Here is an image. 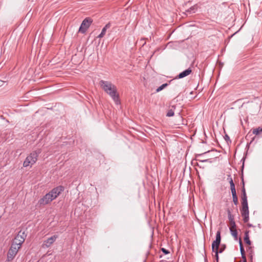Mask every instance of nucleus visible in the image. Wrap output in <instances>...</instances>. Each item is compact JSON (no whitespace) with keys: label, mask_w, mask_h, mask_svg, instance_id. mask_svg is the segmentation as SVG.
Segmentation results:
<instances>
[{"label":"nucleus","mask_w":262,"mask_h":262,"mask_svg":"<svg viewBox=\"0 0 262 262\" xmlns=\"http://www.w3.org/2000/svg\"><path fill=\"white\" fill-rule=\"evenodd\" d=\"M99 85L102 89L112 98L117 105L120 103L117 88L114 84L110 81L101 80L99 81Z\"/></svg>","instance_id":"obj_1"},{"label":"nucleus","mask_w":262,"mask_h":262,"mask_svg":"<svg viewBox=\"0 0 262 262\" xmlns=\"http://www.w3.org/2000/svg\"><path fill=\"white\" fill-rule=\"evenodd\" d=\"M40 153V149H38L30 153V154L26 157L25 160L24 162V167H26L29 166L31 167L34 164L36 163L38 157Z\"/></svg>","instance_id":"obj_2"},{"label":"nucleus","mask_w":262,"mask_h":262,"mask_svg":"<svg viewBox=\"0 0 262 262\" xmlns=\"http://www.w3.org/2000/svg\"><path fill=\"white\" fill-rule=\"evenodd\" d=\"M26 235L25 233L19 232L17 236L15 237L11 245L16 247H19L20 249L22 244L24 242Z\"/></svg>","instance_id":"obj_3"},{"label":"nucleus","mask_w":262,"mask_h":262,"mask_svg":"<svg viewBox=\"0 0 262 262\" xmlns=\"http://www.w3.org/2000/svg\"><path fill=\"white\" fill-rule=\"evenodd\" d=\"M19 249V247L11 245L7 253L6 261L8 262L11 261L15 258Z\"/></svg>","instance_id":"obj_4"},{"label":"nucleus","mask_w":262,"mask_h":262,"mask_svg":"<svg viewBox=\"0 0 262 262\" xmlns=\"http://www.w3.org/2000/svg\"><path fill=\"white\" fill-rule=\"evenodd\" d=\"M242 206L241 214L243 217V221L244 223H247L249 219L248 203H242Z\"/></svg>","instance_id":"obj_5"},{"label":"nucleus","mask_w":262,"mask_h":262,"mask_svg":"<svg viewBox=\"0 0 262 262\" xmlns=\"http://www.w3.org/2000/svg\"><path fill=\"white\" fill-rule=\"evenodd\" d=\"M92 20L90 18H85L82 22L81 26L79 29V32L84 33L88 29L90 26L91 24L92 23Z\"/></svg>","instance_id":"obj_6"},{"label":"nucleus","mask_w":262,"mask_h":262,"mask_svg":"<svg viewBox=\"0 0 262 262\" xmlns=\"http://www.w3.org/2000/svg\"><path fill=\"white\" fill-rule=\"evenodd\" d=\"M221 232L220 231H217L216 234L215 240L212 243L211 247L212 251H215V250L219 249L221 243Z\"/></svg>","instance_id":"obj_7"},{"label":"nucleus","mask_w":262,"mask_h":262,"mask_svg":"<svg viewBox=\"0 0 262 262\" xmlns=\"http://www.w3.org/2000/svg\"><path fill=\"white\" fill-rule=\"evenodd\" d=\"M63 187L59 186L53 189L51 191L49 192V193L51 195V197H52L53 199L54 200L60 194V193L62 191H63Z\"/></svg>","instance_id":"obj_8"},{"label":"nucleus","mask_w":262,"mask_h":262,"mask_svg":"<svg viewBox=\"0 0 262 262\" xmlns=\"http://www.w3.org/2000/svg\"><path fill=\"white\" fill-rule=\"evenodd\" d=\"M53 199L51 195L48 193L42 198L40 199L38 201L40 205H45L50 203Z\"/></svg>","instance_id":"obj_9"},{"label":"nucleus","mask_w":262,"mask_h":262,"mask_svg":"<svg viewBox=\"0 0 262 262\" xmlns=\"http://www.w3.org/2000/svg\"><path fill=\"white\" fill-rule=\"evenodd\" d=\"M58 237V235H54L50 238H48L47 240L43 242L42 244L43 248H49L50 247L51 245H52L54 242L56 241L57 238Z\"/></svg>","instance_id":"obj_10"},{"label":"nucleus","mask_w":262,"mask_h":262,"mask_svg":"<svg viewBox=\"0 0 262 262\" xmlns=\"http://www.w3.org/2000/svg\"><path fill=\"white\" fill-rule=\"evenodd\" d=\"M192 72V70L191 68H188L187 70L184 71L183 72L180 73L178 76V77L179 78H183L188 75H189Z\"/></svg>","instance_id":"obj_11"},{"label":"nucleus","mask_w":262,"mask_h":262,"mask_svg":"<svg viewBox=\"0 0 262 262\" xmlns=\"http://www.w3.org/2000/svg\"><path fill=\"white\" fill-rule=\"evenodd\" d=\"M111 27V24L107 23L102 29L101 33L98 35L99 38H102L106 33V30Z\"/></svg>","instance_id":"obj_12"},{"label":"nucleus","mask_w":262,"mask_h":262,"mask_svg":"<svg viewBox=\"0 0 262 262\" xmlns=\"http://www.w3.org/2000/svg\"><path fill=\"white\" fill-rule=\"evenodd\" d=\"M175 109L176 105H171L167 111L166 116L170 117L174 116Z\"/></svg>","instance_id":"obj_13"},{"label":"nucleus","mask_w":262,"mask_h":262,"mask_svg":"<svg viewBox=\"0 0 262 262\" xmlns=\"http://www.w3.org/2000/svg\"><path fill=\"white\" fill-rule=\"evenodd\" d=\"M228 180H229V182L230 183L231 191H236L235 185L233 181L232 178H231L230 175L228 176Z\"/></svg>","instance_id":"obj_14"},{"label":"nucleus","mask_w":262,"mask_h":262,"mask_svg":"<svg viewBox=\"0 0 262 262\" xmlns=\"http://www.w3.org/2000/svg\"><path fill=\"white\" fill-rule=\"evenodd\" d=\"M244 241L247 244L249 245H251V241L249 239L248 231H246L245 233Z\"/></svg>","instance_id":"obj_15"},{"label":"nucleus","mask_w":262,"mask_h":262,"mask_svg":"<svg viewBox=\"0 0 262 262\" xmlns=\"http://www.w3.org/2000/svg\"><path fill=\"white\" fill-rule=\"evenodd\" d=\"M198 7L197 5H194V6H192L191 7H190L189 9H188L187 10V12L189 13L190 14L194 13L195 12L196 10L198 9Z\"/></svg>","instance_id":"obj_16"},{"label":"nucleus","mask_w":262,"mask_h":262,"mask_svg":"<svg viewBox=\"0 0 262 262\" xmlns=\"http://www.w3.org/2000/svg\"><path fill=\"white\" fill-rule=\"evenodd\" d=\"M232 198H233V202L235 205H237L238 204V199L236 195V191H231Z\"/></svg>","instance_id":"obj_17"},{"label":"nucleus","mask_w":262,"mask_h":262,"mask_svg":"<svg viewBox=\"0 0 262 262\" xmlns=\"http://www.w3.org/2000/svg\"><path fill=\"white\" fill-rule=\"evenodd\" d=\"M239 247H240V251H241V255H242V257L245 258V250H244V247L243 246V244H242V242L241 239H239Z\"/></svg>","instance_id":"obj_18"},{"label":"nucleus","mask_w":262,"mask_h":262,"mask_svg":"<svg viewBox=\"0 0 262 262\" xmlns=\"http://www.w3.org/2000/svg\"><path fill=\"white\" fill-rule=\"evenodd\" d=\"M230 231L232 235L234 237L235 239H237V232L236 229H230Z\"/></svg>","instance_id":"obj_19"},{"label":"nucleus","mask_w":262,"mask_h":262,"mask_svg":"<svg viewBox=\"0 0 262 262\" xmlns=\"http://www.w3.org/2000/svg\"><path fill=\"white\" fill-rule=\"evenodd\" d=\"M168 85L167 83H164L162 84L160 86H159L158 88L156 90V92H159L160 91L163 90L164 88H165Z\"/></svg>","instance_id":"obj_20"},{"label":"nucleus","mask_w":262,"mask_h":262,"mask_svg":"<svg viewBox=\"0 0 262 262\" xmlns=\"http://www.w3.org/2000/svg\"><path fill=\"white\" fill-rule=\"evenodd\" d=\"M227 213H228V219L229 220V222L233 221L234 220V217L231 214V211L229 209L227 210Z\"/></svg>","instance_id":"obj_21"},{"label":"nucleus","mask_w":262,"mask_h":262,"mask_svg":"<svg viewBox=\"0 0 262 262\" xmlns=\"http://www.w3.org/2000/svg\"><path fill=\"white\" fill-rule=\"evenodd\" d=\"M261 132H262V127L255 128V129H253V134H255L256 135L259 134Z\"/></svg>","instance_id":"obj_22"},{"label":"nucleus","mask_w":262,"mask_h":262,"mask_svg":"<svg viewBox=\"0 0 262 262\" xmlns=\"http://www.w3.org/2000/svg\"><path fill=\"white\" fill-rule=\"evenodd\" d=\"M242 203H248L246 193L242 194Z\"/></svg>","instance_id":"obj_23"},{"label":"nucleus","mask_w":262,"mask_h":262,"mask_svg":"<svg viewBox=\"0 0 262 262\" xmlns=\"http://www.w3.org/2000/svg\"><path fill=\"white\" fill-rule=\"evenodd\" d=\"M236 225L234 221L230 222V229H235Z\"/></svg>","instance_id":"obj_24"},{"label":"nucleus","mask_w":262,"mask_h":262,"mask_svg":"<svg viewBox=\"0 0 262 262\" xmlns=\"http://www.w3.org/2000/svg\"><path fill=\"white\" fill-rule=\"evenodd\" d=\"M225 245H222L220 248H219V252H220V253H222L225 250Z\"/></svg>","instance_id":"obj_25"},{"label":"nucleus","mask_w":262,"mask_h":262,"mask_svg":"<svg viewBox=\"0 0 262 262\" xmlns=\"http://www.w3.org/2000/svg\"><path fill=\"white\" fill-rule=\"evenodd\" d=\"M213 252H215V258H216V260L217 262H218V260H219V253H220L219 252V249L215 250V251H214Z\"/></svg>","instance_id":"obj_26"},{"label":"nucleus","mask_w":262,"mask_h":262,"mask_svg":"<svg viewBox=\"0 0 262 262\" xmlns=\"http://www.w3.org/2000/svg\"><path fill=\"white\" fill-rule=\"evenodd\" d=\"M161 250L165 254H167L168 253H169V251L167 250H166V249L165 248H161Z\"/></svg>","instance_id":"obj_27"},{"label":"nucleus","mask_w":262,"mask_h":262,"mask_svg":"<svg viewBox=\"0 0 262 262\" xmlns=\"http://www.w3.org/2000/svg\"><path fill=\"white\" fill-rule=\"evenodd\" d=\"M244 193H246L245 188V187L244 186L243 189H242V194H244Z\"/></svg>","instance_id":"obj_28"},{"label":"nucleus","mask_w":262,"mask_h":262,"mask_svg":"<svg viewBox=\"0 0 262 262\" xmlns=\"http://www.w3.org/2000/svg\"><path fill=\"white\" fill-rule=\"evenodd\" d=\"M228 139H229V137L227 135H226L225 136V140H227Z\"/></svg>","instance_id":"obj_29"},{"label":"nucleus","mask_w":262,"mask_h":262,"mask_svg":"<svg viewBox=\"0 0 262 262\" xmlns=\"http://www.w3.org/2000/svg\"><path fill=\"white\" fill-rule=\"evenodd\" d=\"M243 259V260H246V256L245 255V258H242Z\"/></svg>","instance_id":"obj_30"},{"label":"nucleus","mask_w":262,"mask_h":262,"mask_svg":"<svg viewBox=\"0 0 262 262\" xmlns=\"http://www.w3.org/2000/svg\"><path fill=\"white\" fill-rule=\"evenodd\" d=\"M249 250L252 251V248L251 247H249Z\"/></svg>","instance_id":"obj_31"},{"label":"nucleus","mask_w":262,"mask_h":262,"mask_svg":"<svg viewBox=\"0 0 262 262\" xmlns=\"http://www.w3.org/2000/svg\"><path fill=\"white\" fill-rule=\"evenodd\" d=\"M243 262H247L246 260H244Z\"/></svg>","instance_id":"obj_32"}]
</instances>
